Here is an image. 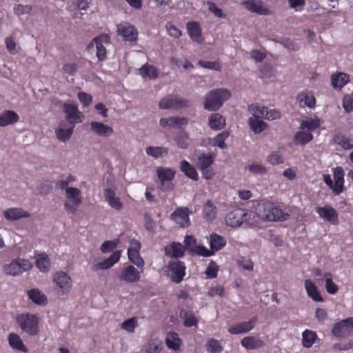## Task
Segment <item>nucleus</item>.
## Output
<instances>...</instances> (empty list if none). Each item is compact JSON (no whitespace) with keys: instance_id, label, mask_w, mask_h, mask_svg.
I'll use <instances>...</instances> for the list:
<instances>
[{"instance_id":"obj_36","label":"nucleus","mask_w":353,"mask_h":353,"mask_svg":"<svg viewBox=\"0 0 353 353\" xmlns=\"http://www.w3.org/2000/svg\"><path fill=\"white\" fill-rule=\"evenodd\" d=\"M159 123L162 127H174L175 125H185L188 123V120L186 118H180L177 117L162 118L160 119Z\"/></svg>"},{"instance_id":"obj_5","label":"nucleus","mask_w":353,"mask_h":353,"mask_svg":"<svg viewBox=\"0 0 353 353\" xmlns=\"http://www.w3.org/2000/svg\"><path fill=\"white\" fill-rule=\"evenodd\" d=\"M65 196L69 201L64 203L65 210L68 213L74 214L82 203L81 192L77 188H67Z\"/></svg>"},{"instance_id":"obj_57","label":"nucleus","mask_w":353,"mask_h":353,"mask_svg":"<svg viewBox=\"0 0 353 353\" xmlns=\"http://www.w3.org/2000/svg\"><path fill=\"white\" fill-rule=\"evenodd\" d=\"M190 252L205 257L210 256L214 254V252L212 250H209L203 245H195L194 248H190Z\"/></svg>"},{"instance_id":"obj_44","label":"nucleus","mask_w":353,"mask_h":353,"mask_svg":"<svg viewBox=\"0 0 353 353\" xmlns=\"http://www.w3.org/2000/svg\"><path fill=\"white\" fill-rule=\"evenodd\" d=\"M166 345L169 348L176 350L181 345V339L176 332H170L165 340Z\"/></svg>"},{"instance_id":"obj_38","label":"nucleus","mask_w":353,"mask_h":353,"mask_svg":"<svg viewBox=\"0 0 353 353\" xmlns=\"http://www.w3.org/2000/svg\"><path fill=\"white\" fill-rule=\"evenodd\" d=\"M145 152L148 156L158 159L167 156L168 154V149L165 147L149 146L145 148Z\"/></svg>"},{"instance_id":"obj_58","label":"nucleus","mask_w":353,"mask_h":353,"mask_svg":"<svg viewBox=\"0 0 353 353\" xmlns=\"http://www.w3.org/2000/svg\"><path fill=\"white\" fill-rule=\"evenodd\" d=\"M94 41L96 44L97 57L99 61H103L106 57L105 48L103 46L99 38H94Z\"/></svg>"},{"instance_id":"obj_46","label":"nucleus","mask_w":353,"mask_h":353,"mask_svg":"<svg viewBox=\"0 0 353 353\" xmlns=\"http://www.w3.org/2000/svg\"><path fill=\"white\" fill-rule=\"evenodd\" d=\"M188 134L185 131H181L174 137L176 145L181 149H186L188 147Z\"/></svg>"},{"instance_id":"obj_16","label":"nucleus","mask_w":353,"mask_h":353,"mask_svg":"<svg viewBox=\"0 0 353 353\" xmlns=\"http://www.w3.org/2000/svg\"><path fill=\"white\" fill-rule=\"evenodd\" d=\"M118 277L121 281L132 283L138 281L141 275L139 271L134 266L128 265L121 270Z\"/></svg>"},{"instance_id":"obj_4","label":"nucleus","mask_w":353,"mask_h":353,"mask_svg":"<svg viewBox=\"0 0 353 353\" xmlns=\"http://www.w3.org/2000/svg\"><path fill=\"white\" fill-rule=\"evenodd\" d=\"M17 322L21 329L30 336L39 332V319L32 314H23L17 316Z\"/></svg>"},{"instance_id":"obj_55","label":"nucleus","mask_w":353,"mask_h":353,"mask_svg":"<svg viewBox=\"0 0 353 353\" xmlns=\"http://www.w3.org/2000/svg\"><path fill=\"white\" fill-rule=\"evenodd\" d=\"M140 251H128L129 260L137 265L138 268H141L144 265V261L139 254Z\"/></svg>"},{"instance_id":"obj_15","label":"nucleus","mask_w":353,"mask_h":353,"mask_svg":"<svg viewBox=\"0 0 353 353\" xmlns=\"http://www.w3.org/2000/svg\"><path fill=\"white\" fill-rule=\"evenodd\" d=\"M244 209L238 208L228 212L225 219V224L231 228H238L243 223Z\"/></svg>"},{"instance_id":"obj_29","label":"nucleus","mask_w":353,"mask_h":353,"mask_svg":"<svg viewBox=\"0 0 353 353\" xmlns=\"http://www.w3.org/2000/svg\"><path fill=\"white\" fill-rule=\"evenodd\" d=\"M296 99L309 108L313 109L316 106V99L311 91L304 90L298 94Z\"/></svg>"},{"instance_id":"obj_12","label":"nucleus","mask_w":353,"mask_h":353,"mask_svg":"<svg viewBox=\"0 0 353 353\" xmlns=\"http://www.w3.org/2000/svg\"><path fill=\"white\" fill-rule=\"evenodd\" d=\"M63 111L66 114L68 123L74 125L75 123H79L82 121L83 115L79 111L76 104L65 103Z\"/></svg>"},{"instance_id":"obj_33","label":"nucleus","mask_w":353,"mask_h":353,"mask_svg":"<svg viewBox=\"0 0 353 353\" xmlns=\"http://www.w3.org/2000/svg\"><path fill=\"white\" fill-rule=\"evenodd\" d=\"M350 76L343 72L333 74L331 77L332 85L335 89L342 88L348 81Z\"/></svg>"},{"instance_id":"obj_28","label":"nucleus","mask_w":353,"mask_h":353,"mask_svg":"<svg viewBox=\"0 0 353 353\" xmlns=\"http://www.w3.org/2000/svg\"><path fill=\"white\" fill-rule=\"evenodd\" d=\"M208 125L212 130H221L225 126V119L219 113L212 114L208 119Z\"/></svg>"},{"instance_id":"obj_2","label":"nucleus","mask_w":353,"mask_h":353,"mask_svg":"<svg viewBox=\"0 0 353 353\" xmlns=\"http://www.w3.org/2000/svg\"><path fill=\"white\" fill-rule=\"evenodd\" d=\"M230 97L231 93L226 88L214 89L205 96L203 107L208 111H217Z\"/></svg>"},{"instance_id":"obj_27","label":"nucleus","mask_w":353,"mask_h":353,"mask_svg":"<svg viewBox=\"0 0 353 353\" xmlns=\"http://www.w3.org/2000/svg\"><path fill=\"white\" fill-rule=\"evenodd\" d=\"M261 218L259 212L244 210L243 223L251 227H257L261 223Z\"/></svg>"},{"instance_id":"obj_23","label":"nucleus","mask_w":353,"mask_h":353,"mask_svg":"<svg viewBox=\"0 0 353 353\" xmlns=\"http://www.w3.org/2000/svg\"><path fill=\"white\" fill-rule=\"evenodd\" d=\"M3 215L8 221H16L21 218H28L30 216V213L20 208H13L6 210Z\"/></svg>"},{"instance_id":"obj_24","label":"nucleus","mask_w":353,"mask_h":353,"mask_svg":"<svg viewBox=\"0 0 353 353\" xmlns=\"http://www.w3.org/2000/svg\"><path fill=\"white\" fill-rule=\"evenodd\" d=\"M19 120V115L12 110H4L0 114V127H5L17 123Z\"/></svg>"},{"instance_id":"obj_9","label":"nucleus","mask_w":353,"mask_h":353,"mask_svg":"<svg viewBox=\"0 0 353 353\" xmlns=\"http://www.w3.org/2000/svg\"><path fill=\"white\" fill-rule=\"evenodd\" d=\"M168 276L170 280L176 283L181 282L185 273V266L184 263L180 261H171L168 265Z\"/></svg>"},{"instance_id":"obj_54","label":"nucleus","mask_w":353,"mask_h":353,"mask_svg":"<svg viewBox=\"0 0 353 353\" xmlns=\"http://www.w3.org/2000/svg\"><path fill=\"white\" fill-rule=\"evenodd\" d=\"M137 326V319L136 317H132L124 321L122 323L121 327L129 333H133L134 332V329Z\"/></svg>"},{"instance_id":"obj_21","label":"nucleus","mask_w":353,"mask_h":353,"mask_svg":"<svg viewBox=\"0 0 353 353\" xmlns=\"http://www.w3.org/2000/svg\"><path fill=\"white\" fill-rule=\"evenodd\" d=\"M90 128L94 132L101 137H110L114 133L112 127L97 121L91 122Z\"/></svg>"},{"instance_id":"obj_18","label":"nucleus","mask_w":353,"mask_h":353,"mask_svg":"<svg viewBox=\"0 0 353 353\" xmlns=\"http://www.w3.org/2000/svg\"><path fill=\"white\" fill-rule=\"evenodd\" d=\"M241 4L252 12H256L261 15H269L270 14V10L267 8L261 1L247 0L243 1Z\"/></svg>"},{"instance_id":"obj_25","label":"nucleus","mask_w":353,"mask_h":353,"mask_svg":"<svg viewBox=\"0 0 353 353\" xmlns=\"http://www.w3.org/2000/svg\"><path fill=\"white\" fill-rule=\"evenodd\" d=\"M217 212V208L213 202L211 200H208L203 208V217L208 221H212L216 219Z\"/></svg>"},{"instance_id":"obj_3","label":"nucleus","mask_w":353,"mask_h":353,"mask_svg":"<svg viewBox=\"0 0 353 353\" xmlns=\"http://www.w3.org/2000/svg\"><path fill=\"white\" fill-rule=\"evenodd\" d=\"M72 283L70 276L65 272L59 271L53 275L52 289L59 296L69 293L72 288Z\"/></svg>"},{"instance_id":"obj_19","label":"nucleus","mask_w":353,"mask_h":353,"mask_svg":"<svg viewBox=\"0 0 353 353\" xmlns=\"http://www.w3.org/2000/svg\"><path fill=\"white\" fill-rule=\"evenodd\" d=\"M344 171L341 167H336L334 170V194L339 195L343 192Z\"/></svg>"},{"instance_id":"obj_64","label":"nucleus","mask_w":353,"mask_h":353,"mask_svg":"<svg viewBox=\"0 0 353 353\" xmlns=\"http://www.w3.org/2000/svg\"><path fill=\"white\" fill-rule=\"evenodd\" d=\"M162 349L161 343L152 341L149 343L145 352L146 353H161Z\"/></svg>"},{"instance_id":"obj_56","label":"nucleus","mask_w":353,"mask_h":353,"mask_svg":"<svg viewBox=\"0 0 353 353\" xmlns=\"http://www.w3.org/2000/svg\"><path fill=\"white\" fill-rule=\"evenodd\" d=\"M229 137V132L223 131L217 134L214 139V145L221 149L226 148L225 139Z\"/></svg>"},{"instance_id":"obj_41","label":"nucleus","mask_w":353,"mask_h":353,"mask_svg":"<svg viewBox=\"0 0 353 353\" xmlns=\"http://www.w3.org/2000/svg\"><path fill=\"white\" fill-rule=\"evenodd\" d=\"M249 125L252 130L255 134L261 132L267 128V124L263 121L258 118L250 117L249 119Z\"/></svg>"},{"instance_id":"obj_63","label":"nucleus","mask_w":353,"mask_h":353,"mask_svg":"<svg viewBox=\"0 0 353 353\" xmlns=\"http://www.w3.org/2000/svg\"><path fill=\"white\" fill-rule=\"evenodd\" d=\"M288 3L290 8L295 12H301L303 9L305 1V0H288Z\"/></svg>"},{"instance_id":"obj_53","label":"nucleus","mask_w":353,"mask_h":353,"mask_svg":"<svg viewBox=\"0 0 353 353\" xmlns=\"http://www.w3.org/2000/svg\"><path fill=\"white\" fill-rule=\"evenodd\" d=\"M208 352L210 353H220L223 348L219 341L216 339H210L205 344Z\"/></svg>"},{"instance_id":"obj_43","label":"nucleus","mask_w":353,"mask_h":353,"mask_svg":"<svg viewBox=\"0 0 353 353\" xmlns=\"http://www.w3.org/2000/svg\"><path fill=\"white\" fill-rule=\"evenodd\" d=\"M5 274L10 276H17L21 274L19 262L17 259L12 261L10 264L3 266Z\"/></svg>"},{"instance_id":"obj_48","label":"nucleus","mask_w":353,"mask_h":353,"mask_svg":"<svg viewBox=\"0 0 353 353\" xmlns=\"http://www.w3.org/2000/svg\"><path fill=\"white\" fill-rule=\"evenodd\" d=\"M333 140L335 143L341 146L345 150H350L353 148V144L350 143V140L343 134H338L335 135Z\"/></svg>"},{"instance_id":"obj_47","label":"nucleus","mask_w":353,"mask_h":353,"mask_svg":"<svg viewBox=\"0 0 353 353\" xmlns=\"http://www.w3.org/2000/svg\"><path fill=\"white\" fill-rule=\"evenodd\" d=\"M36 265L41 272H48L50 267L48 256L46 254L39 255L36 259Z\"/></svg>"},{"instance_id":"obj_39","label":"nucleus","mask_w":353,"mask_h":353,"mask_svg":"<svg viewBox=\"0 0 353 353\" xmlns=\"http://www.w3.org/2000/svg\"><path fill=\"white\" fill-rule=\"evenodd\" d=\"M181 170L190 179L197 181L198 174L196 169L188 161H182L181 162Z\"/></svg>"},{"instance_id":"obj_13","label":"nucleus","mask_w":353,"mask_h":353,"mask_svg":"<svg viewBox=\"0 0 353 353\" xmlns=\"http://www.w3.org/2000/svg\"><path fill=\"white\" fill-rule=\"evenodd\" d=\"M190 210L186 207H179L170 215L172 220L180 225L182 228H187L190 225L189 219Z\"/></svg>"},{"instance_id":"obj_20","label":"nucleus","mask_w":353,"mask_h":353,"mask_svg":"<svg viewBox=\"0 0 353 353\" xmlns=\"http://www.w3.org/2000/svg\"><path fill=\"white\" fill-rule=\"evenodd\" d=\"M105 200L114 210L120 211L123 208V204L119 197H117L115 192L112 189L108 188L103 190Z\"/></svg>"},{"instance_id":"obj_14","label":"nucleus","mask_w":353,"mask_h":353,"mask_svg":"<svg viewBox=\"0 0 353 353\" xmlns=\"http://www.w3.org/2000/svg\"><path fill=\"white\" fill-rule=\"evenodd\" d=\"M74 128V125L67 121H61L54 131L57 138L61 142H67L72 137Z\"/></svg>"},{"instance_id":"obj_7","label":"nucleus","mask_w":353,"mask_h":353,"mask_svg":"<svg viewBox=\"0 0 353 353\" xmlns=\"http://www.w3.org/2000/svg\"><path fill=\"white\" fill-rule=\"evenodd\" d=\"M157 176L161 181L160 189L163 192L171 191L174 188L172 182L175 172L171 168L159 167L157 170Z\"/></svg>"},{"instance_id":"obj_62","label":"nucleus","mask_w":353,"mask_h":353,"mask_svg":"<svg viewBox=\"0 0 353 353\" xmlns=\"http://www.w3.org/2000/svg\"><path fill=\"white\" fill-rule=\"evenodd\" d=\"M52 190V185L49 182H43L37 187L38 194L41 196H46L50 194Z\"/></svg>"},{"instance_id":"obj_42","label":"nucleus","mask_w":353,"mask_h":353,"mask_svg":"<svg viewBox=\"0 0 353 353\" xmlns=\"http://www.w3.org/2000/svg\"><path fill=\"white\" fill-rule=\"evenodd\" d=\"M313 139V135L308 132L299 131L296 133L294 140L296 144L305 145Z\"/></svg>"},{"instance_id":"obj_49","label":"nucleus","mask_w":353,"mask_h":353,"mask_svg":"<svg viewBox=\"0 0 353 353\" xmlns=\"http://www.w3.org/2000/svg\"><path fill=\"white\" fill-rule=\"evenodd\" d=\"M320 125L321 121L319 118L303 120L301 123V129L304 130L306 128L310 131H312L318 128Z\"/></svg>"},{"instance_id":"obj_61","label":"nucleus","mask_w":353,"mask_h":353,"mask_svg":"<svg viewBox=\"0 0 353 353\" xmlns=\"http://www.w3.org/2000/svg\"><path fill=\"white\" fill-rule=\"evenodd\" d=\"M247 169L252 173L256 174H264L267 172V169L265 166L259 163H252L248 165Z\"/></svg>"},{"instance_id":"obj_31","label":"nucleus","mask_w":353,"mask_h":353,"mask_svg":"<svg viewBox=\"0 0 353 353\" xmlns=\"http://www.w3.org/2000/svg\"><path fill=\"white\" fill-rule=\"evenodd\" d=\"M241 343L247 350L259 349L264 345V342L262 340L254 336L244 337Z\"/></svg>"},{"instance_id":"obj_37","label":"nucleus","mask_w":353,"mask_h":353,"mask_svg":"<svg viewBox=\"0 0 353 353\" xmlns=\"http://www.w3.org/2000/svg\"><path fill=\"white\" fill-rule=\"evenodd\" d=\"M225 243L226 241L223 236L216 234H212L210 235V245L214 252L223 248Z\"/></svg>"},{"instance_id":"obj_35","label":"nucleus","mask_w":353,"mask_h":353,"mask_svg":"<svg viewBox=\"0 0 353 353\" xmlns=\"http://www.w3.org/2000/svg\"><path fill=\"white\" fill-rule=\"evenodd\" d=\"M8 341L10 345L14 350H19L23 352L27 353L28 348L24 345L23 341L18 334L11 333L8 336Z\"/></svg>"},{"instance_id":"obj_50","label":"nucleus","mask_w":353,"mask_h":353,"mask_svg":"<svg viewBox=\"0 0 353 353\" xmlns=\"http://www.w3.org/2000/svg\"><path fill=\"white\" fill-rule=\"evenodd\" d=\"M267 107L261 106L259 104H252L250 106V110L252 112V118H265Z\"/></svg>"},{"instance_id":"obj_26","label":"nucleus","mask_w":353,"mask_h":353,"mask_svg":"<svg viewBox=\"0 0 353 353\" xmlns=\"http://www.w3.org/2000/svg\"><path fill=\"white\" fill-rule=\"evenodd\" d=\"M187 30L190 37L197 43L203 41L201 30L197 22L192 21L187 23Z\"/></svg>"},{"instance_id":"obj_1","label":"nucleus","mask_w":353,"mask_h":353,"mask_svg":"<svg viewBox=\"0 0 353 353\" xmlns=\"http://www.w3.org/2000/svg\"><path fill=\"white\" fill-rule=\"evenodd\" d=\"M261 219L268 221H285L290 217V214L284 213L281 209L276 207L272 202L259 203L256 208Z\"/></svg>"},{"instance_id":"obj_22","label":"nucleus","mask_w":353,"mask_h":353,"mask_svg":"<svg viewBox=\"0 0 353 353\" xmlns=\"http://www.w3.org/2000/svg\"><path fill=\"white\" fill-rule=\"evenodd\" d=\"M121 257V251L114 252L108 259L102 262L97 263L94 266V270H107L112 267Z\"/></svg>"},{"instance_id":"obj_52","label":"nucleus","mask_w":353,"mask_h":353,"mask_svg":"<svg viewBox=\"0 0 353 353\" xmlns=\"http://www.w3.org/2000/svg\"><path fill=\"white\" fill-rule=\"evenodd\" d=\"M274 41L276 43H281L290 51L296 52L299 50V46L289 38L275 39Z\"/></svg>"},{"instance_id":"obj_45","label":"nucleus","mask_w":353,"mask_h":353,"mask_svg":"<svg viewBox=\"0 0 353 353\" xmlns=\"http://www.w3.org/2000/svg\"><path fill=\"white\" fill-rule=\"evenodd\" d=\"M302 343L303 345L306 348H310L314 344L316 334L314 332L306 330L302 334Z\"/></svg>"},{"instance_id":"obj_40","label":"nucleus","mask_w":353,"mask_h":353,"mask_svg":"<svg viewBox=\"0 0 353 353\" xmlns=\"http://www.w3.org/2000/svg\"><path fill=\"white\" fill-rule=\"evenodd\" d=\"M28 294L30 299L38 305L44 304L47 301L46 296L43 294H41V292L37 289H32L29 290L28 292Z\"/></svg>"},{"instance_id":"obj_60","label":"nucleus","mask_w":353,"mask_h":353,"mask_svg":"<svg viewBox=\"0 0 353 353\" xmlns=\"http://www.w3.org/2000/svg\"><path fill=\"white\" fill-rule=\"evenodd\" d=\"M119 240L114 241H105L101 245L100 250L103 253L111 252L117 248Z\"/></svg>"},{"instance_id":"obj_59","label":"nucleus","mask_w":353,"mask_h":353,"mask_svg":"<svg viewBox=\"0 0 353 353\" xmlns=\"http://www.w3.org/2000/svg\"><path fill=\"white\" fill-rule=\"evenodd\" d=\"M199 65L204 68L221 71L222 66L218 61H199Z\"/></svg>"},{"instance_id":"obj_6","label":"nucleus","mask_w":353,"mask_h":353,"mask_svg":"<svg viewBox=\"0 0 353 353\" xmlns=\"http://www.w3.org/2000/svg\"><path fill=\"white\" fill-rule=\"evenodd\" d=\"M192 105L190 101L184 99L179 95H168L159 103L161 109H183Z\"/></svg>"},{"instance_id":"obj_11","label":"nucleus","mask_w":353,"mask_h":353,"mask_svg":"<svg viewBox=\"0 0 353 353\" xmlns=\"http://www.w3.org/2000/svg\"><path fill=\"white\" fill-rule=\"evenodd\" d=\"M316 212L319 216L330 223L336 225L339 224V215L336 210L330 205L316 208Z\"/></svg>"},{"instance_id":"obj_51","label":"nucleus","mask_w":353,"mask_h":353,"mask_svg":"<svg viewBox=\"0 0 353 353\" xmlns=\"http://www.w3.org/2000/svg\"><path fill=\"white\" fill-rule=\"evenodd\" d=\"M140 74L143 77H149L150 79H156L158 72L155 67L149 65H144L140 68Z\"/></svg>"},{"instance_id":"obj_17","label":"nucleus","mask_w":353,"mask_h":353,"mask_svg":"<svg viewBox=\"0 0 353 353\" xmlns=\"http://www.w3.org/2000/svg\"><path fill=\"white\" fill-rule=\"evenodd\" d=\"M257 320V316H254L252 317L248 321L242 322L237 325L230 327L228 328V332L232 334H239L248 332L254 327Z\"/></svg>"},{"instance_id":"obj_10","label":"nucleus","mask_w":353,"mask_h":353,"mask_svg":"<svg viewBox=\"0 0 353 353\" xmlns=\"http://www.w3.org/2000/svg\"><path fill=\"white\" fill-rule=\"evenodd\" d=\"M117 32L123 40L133 42L136 41L138 37V32L135 27L131 23L123 21L117 25Z\"/></svg>"},{"instance_id":"obj_8","label":"nucleus","mask_w":353,"mask_h":353,"mask_svg":"<svg viewBox=\"0 0 353 353\" xmlns=\"http://www.w3.org/2000/svg\"><path fill=\"white\" fill-rule=\"evenodd\" d=\"M353 332V317H350L335 323L332 333L337 338H345Z\"/></svg>"},{"instance_id":"obj_34","label":"nucleus","mask_w":353,"mask_h":353,"mask_svg":"<svg viewBox=\"0 0 353 353\" xmlns=\"http://www.w3.org/2000/svg\"><path fill=\"white\" fill-rule=\"evenodd\" d=\"M214 162L213 155L210 153L205 154L201 152L198 154L196 166L199 170L209 168Z\"/></svg>"},{"instance_id":"obj_32","label":"nucleus","mask_w":353,"mask_h":353,"mask_svg":"<svg viewBox=\"0 0 353 353\" xmlns=\"http://www.w3.org/2000/svg\"><path fill=\"white\" fill-rule=\"evenodd\" d=\"M305 287L307 291V295L314 301L316 302H322L323 301V299L320 294V293L317 291V288L314 283L309 280L306 279L305 281Z\"/></svg>"},{"instance_id":"obj_30","label":"nucleus","mask_w":353,"mask_h":353,"mask_svg":"<svg viewBox=\"0 0 353 353\" xmlns=\"http://www.w3.org/2000/svg\"><path fill=\"white\" fill-rule=\"evenodd\" d=\"M184 246L180 243H173L170 245L165 246V253L166 256L180 258L183 256Z\"/></svg>"}]
</instances>
